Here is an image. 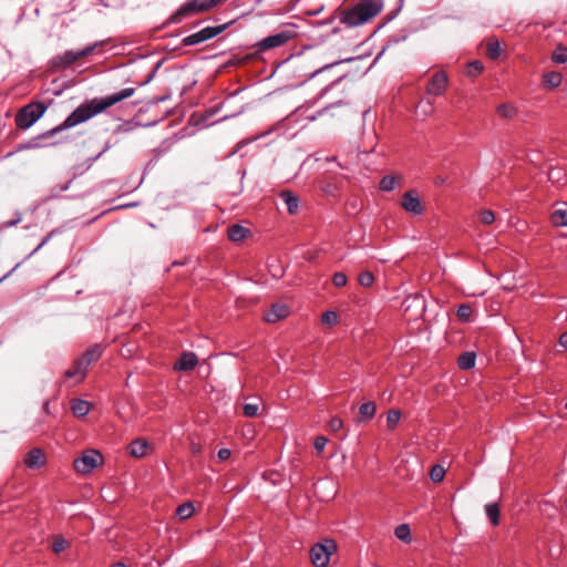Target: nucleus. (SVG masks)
Here are the masks:
<instances>
[{
    "label": "nucleus",
    "instance_id": "de8ad7c7",
    "mask_svg": "<svg viewBox=\"0 0 567 567\" xmlns=\"http://www.w3.org/2000/svg\"><path fill=\"white\" fill-rule=\"evenodd\" d=\"M231 455V452L229 449H220L217 453L218 460L224 462L227 461Z\"/></svg>",
    "mask_w": 567,
    "mask_h": 567
},
{
    "label": "nucleus",
    "instance_id": "a18cd8bd",
    "mask_svg": "<svg viewBox=\"0 0 567 567\" xmlns=\"http://www.w3.org/2000/svg\"><path fill=\"white\" fill-rule=\"evenodd\" d=\"M38 144L37 143H32V142H28V143H21L19 144L16 150L13 152H10L7 156H11L13 155L14 153L17 152H21L23 150H29V148H33V147H37Z\"/></svg>",
    "mask_w": 567,
    "mask_h": 567
},
{
    "label": "nucleus",
    "instance_id": "603ef678",
    "mask_svg": "<svg viewBox=\"0 0 567 567\" xmlns=\"http://www.w3.org/2000/svg\"><path fill=\"white\" fill-rule=\"evenodd\" d=\"M19 220H20V219H16V220L7 221V223H6V226H7V227L14 226V225H17V224L19 223Z\"/></svg>",
    "mask_w": 567,
    "mask_h": 567
},
{
    "label": "nucleus",
    "instance_id": "e433bc0d",
    "mask_svg": "<svg viewBox=\"0 0 567 567\" xmlns=\"http://www.w3.org/2000/svg\"><path fill=\"white\" fill-rule=\"evenodd\" d=\"M483 70H484V66H483L482 62H480V61H472L467 65L466 74L468 76L475 78L478 74H481L483 72Z\"/></svg>",
    "mask_w": 567,
    "mask_h": 567
},
{
    "label": "nucleus",
    "instance_id": "412c9836",
    "mask_svg": "<svg viewBox=\"0 0 567 567\" xmlns=\"http://www.w3.org/2000/svg\"><path fill=\"white\" fill-rule=\"evenodd\" d=\"M377 411L375 403L372 401L364 402L359 408V421L367 422L374 417Z\"/></svg>",
    "mask_w": 567,
    "mask_h": 567
},
{
    "label": "nucleus",
    "instance_id": "7c9ffc66",
    "mask_svg": "<svg viewBox=\"0 0 567 567\" xmlns=\"http://www.w3.org/2000/svg\"><path fill=\"white\" fill-rule=\"evenodd\" d=\"M472 313V307L468 303H462L457 309L456 316L460 321L468 322L471 320Z\"/></svg>",
    "mask_w": 567,
    "mask_h": 567
},
{
    "label": "nucleus",
    "instance_id": "6ab92c4d",
    "mask_svg": "<svg viewBox=\"0 0 567 567\" xmlns=\"http://www.w3.org/2000/svg\"><path fill=\"white\" fill-rule=\"evenodd\" d=\"M248 234L249 229L238 224L231 225L227 229L228 238L235 243L243 241Z\"/></svg>",
    "mask_w": 567,
    "mask_h": 567
},
{
    "label": "nucleus",
    "instance_id": "dca6fc26",
    "mask_svg": "<svg viewBox=\"0 0 567 567\" xmlns=\"http://www.w3.org/2000/svg\"><path fill=\"white\" fill-rule=\"evenodd\" d=\"M279 197L285 203L287 210L290 215H295L299 210V198L290 190H282Z\"/></svg>",
    "mask_w": 567,
    "mask_h": 567
},
{
    "label": "nucleus",
    "instance_id": "a211bd4d",
    "mask_svg": "<svg viewBox=\"0 0 567 567\" xmlns=\"http://www.w3.org/2000/svg\"><path fill=\"white\" fill-rule=\"evenodd\" d=\"M102 347L100 344H94L91 348H89L79 360L84 361V365L86 368L90 367L91 363L97 361L102 355Z\"/></svg>",
    "mask_w": 567,
    "mask_h": 567
},
{
    "label": "nucleus",
    "instance_id": "7ed1b4c3",
    "mask_svg": "<svg viewBox=\"0 0 567 567\" xmlns=\"http://www.w3.org/2000/svg\"><path fill=\"white\" fill-rule=\"evenodd\" d=\"M225 0H188L178 10L173 13L168 20L169 23H179L184 19L197 13L207 12L210 9L223 3Z\"/></svg>",
    "mask_w": 567,
    "mask_h": 567
},
{
    "label": "nucleus",
    "instance_id": "f8f14e48",
    "mask_svg": "<svg viewBox=\"0 0 567 567\" xmlns=\"http://www.w3.org/2000/svg\"><path fill=\"white\" fill-rule=\"evenodd\" d=\"M198 364V358L194 352H183L174 364L175 371H190Z\"/></svg>",
    "mask_w": 567,
    "mask_h": 567
},
{
    "label": "nucleus",
    "instance_id": "f03ea898",
    "mask_svg": "<svg viewBox=\"0 0 567 567\" xmlns=\"http://www.w3.org/2000/svg\"><path fill=\"white\" fill-rule=\"evenodd\" d=\"M383 0H359L339 12V21L347 28L363 25L379 16L383 9Z\"/></svg>",
    "mask_w": 567,
    "mask_h": 567
},
{
    "label": "nucleus",
    "instance_id": "6e6552de",
    "mask_svg": "<svg viewBox=\"0 0 567 567\" xmlns=\"http://www.w3.org/2000/svg\"><path fill=\"white\" fill-rule=\"evenodd\" d=\"M227 27H228V23H224V24L215 25V27H206V28L199 30L198 32H195L193 34L185 37L182 40V45L190 47V45H197L199 43H203L207 40H210V39L217 37L221 32H224L227 29Z\"/></svg>",
    "mask_w": 567,
    "mask_h": 567
},
{
    "label": "nucleus",
    "instance_id": "37998d69",
    "mask_svg": "<svg viewBox=\"0 0 567 567\" xmlns=\"http://www.w3.org/2000/svg\"><path fill=\"white\" fill-rule=\"evenodd\" d=\"M328 443V439L324 436H317L313 442V447L317 452L321 453Z\"/></svg>",
    "mask_w": 567,
    "mask_h": 567
},
{
    "label": "nucleus",
    "instance_id": "c9c22d12",
    "mask_svg": "<svg viewBox=\"0 0 567 567\" xmlns=\"http://www.w3.org/2000/svg\"><path fill=\"white\" fill-rule=\"evenodd\" d=\"M551 60L555 63H566L567 62V48L563 45H558L551 54Z\"/></svg>",
    "mask_w": 567,
    "mask_h": 567
},
{
    "label": "nucleus",
    "instance_id": "bb28decb",
    "mask_svg": "<svg viewBox=\"0 0 567 567\" xmlns=\"http://www.w3.org/2000/svg\"><path fill=\"white\" fill-rule=\"evenodd\" d=\"M501 53L502 50L499 42L495 39H488L486 42V55L491 60H496L499 58Z\"/></svg>",
    "mask_w": 567,
    "mask_h": 567
},
{
    "label": "nucleus",
    "instance_id": "20e7f679",
    "mask_svg": "<svg viewBox=\"0 0 567 567\" xmlns=\"http://www.w3.org/2000/svg\"><path fill=\"white\" fill-rule=\"evenodd\" d=\"M48 105L43 102H30L21 107L16 114V125L20 130L31 127L47 111Z\"/></svg>",
    "mask_w": 567,
    "mask_h": 567
},
{
    "label": "nucleus",
    "instance_id": "58836bf2",
    "mask_svg": "<svg viewBox=\"0 0 567 567\" xmlns=\"http://www.w3.org/2000/svg\"><path fill=\"white\" fill-rule=\"evenodd\" d=\"M338 321V316L334 311H326L321 316V322L326 326H333Z\"/></svg>",
    "mask_w": 567,
    "mask_h": 567
},
{
    "label": "nucleus",
    "instance_id": "72a5a7b5",
    "mask_svg": "<svg viewBox=\"0 0 567 567\" xmlns=\"http://www.w3.org/2000/svg\"><path fill=\"white\" fill-rule=\"evenodd\" d=\"M401 419V412L399 410H390L386 415V426L389 430L395 429Z\"/></svg>",
    "mask_w": 567,
    "mask_h": 567
},
{
    "label": "nucleus",
    "instance_id": "cd10ccee",
    "mask_svg": "<svg viewBox=\"0 0 567 567\" xmlns=\"http://www.w3.org/2000/svg\"><path fill=\"white\" fill-rule=\"evenodd\" d=\"M485 513L494 526L499 524V507L496 503L485 505Z\"/></svg>",
    "mask_w": 567,
    "mask_h": 567
},
{
    "label": "nucleus",
    "instance_id": "09e8293b",
    "mask_svg": "<svg viewBox=\"0 0 567 567\" xmlns=\"http://www.w3.org/2000/svg\"><path fill=\"white\" fill-rule=\"evenodd\" d=\"M56 233V230H52L51 233H49L43 239L42 241L37 246V248L33 250V252L38 251L39 249H41L52 237L53 235Z\"/></svg>",
    "mask_w": 567,
    "mask_h": 567
},
{
    "label": "nucleus",
    "instance_id": "79ce46f5",
    "mask_svg": "<svg viewBox=\"0 0 567 567\" xmlns=\"http://www.w3.org/2000/svg\"><path fill=\"white\" fill-rule=\"evenodd\" d=\"M332 282L336 287H344L348 282L347 275L344 272H336L332 277Z\"/></svg>",
    "mask_w": 567,
    "mask_h": 567
},
{
    "label": "nucleus",
    "instance_id": "4be33fe9",
    "mask_svg": "<svg viewBox=\"0 0 567 567\" xmlns=\"http://www.w3.org/2000/svg\"><path fill=\"white\" fill-rule=\"evenodd\" d=\"M563 75L559 72L550 71L543 75V83L547 89H556L561 84Z\"/></svg>",
    "mask_w": 567,
    "mask_h": 567
},
{
    "label": "nucleus",
    "instance_id": "473e14b6",
    "mask_svg": "<svg viewBox=\"0 0 567 567\" xmlns=\"http://www.w3.org/2000/svg\"><path fill=\"white\" fill-rule=\"evenodd\" d=\"M445 476V468L442 466V465H433L430 470V478L434 482V483H440L443 481Z\"/></svg>",
    "mask_w": 567,
    "mask_h": 567
},
{
    "label": "nucleus",
    "instance_id": "f257e3e1",
    "mask_svg": "<svg viewBox=\"0 0 567 567\" xmlns=\"http://www.w3.org/2000/svg\"><path fill=\"white\" fill-rule=\"evenodd\" d=\"M134 93V87H125L104 97H94L80 104L61 124L50 130L45 135H54L58 132L76 126L131 97Z\"/></svg>",
    "mask_w": 567,
    "mask_h": 567
},
{
    "label": "nucleus",
    "instance_id": "ddd939ff",
    "mask_svg": "<svg viewBox=\"0 0 567 567\" xmlns=\"http://www.w3.org/2000/svg\"><path fill=\"white\" fill-rule=\"evenodd\" d=\"M87 368L83 360L76 359L71 368L64 372L65 379H73L74 383H80L86 377Z\"/></svg>",
    "mask_w": 567,
    "mask_h": 567
},
{
    "label": "nucleus",
    "instance_id": "a19ab883",
    "mask_svg": "<svg viewBox=\"0 0 567 567\" xmlns=\"http://www.w3.org/2000/svg\"><path fill=\"white\" fill-rule=\"evenodd\" d=\"M480 220L484 225H491L495 220V215L492 210L485 209L480 213Z\"/></svg>",
    "mask_w": 567,
    "mask_h": 567
},
{
    "label": "nucleus",
    "instance_id": "b1692460",
    "mask_svg": "<svg viewBox=\"0 0 567 567\" xmlns=\"http://www.w3.org/2000/svg\"><path fill=\"white\" fill-rule=\"evenodd\" d=\"M476 360V354L474 352L467 351L463 352L457 359V365L461 370H470L474 368Z\"/></svg>",
    "mask_w": 567,
    "mask_h": 567
},
{
    "label": "nucleus",
    "instance_id": "a878e982",
    "mask_svg": "<svg viewBox=\"0 0 567 567\" xmlns=\"http://www.w3.org/2000/svg\"><path fill=\"white\" fill-rule=\"evenodd\" d=\"M401 182V176L386 175L380 181V189L383 192L393 190Z\"/></svg>",
    "mask_w": 567,
    "mask_h": 567
},
{
    "label": "nucleus",
    "instance_id": "ea45409f",
    "mask_svg": "<svg viewBox=\"0 0 567 567\" xmlns=\"http://www.w3.org/2000/svg\"><path fill=\"white\" fill-rule=\"evenodd\" d=\"M258 410H259V406L258 404L256 403H246L244 406H243V413L245 416L247 417H254L257 415L258 413Z\"/></svg>",
    "mask_w": 567,
    "mask_h": 567
},
{
    "label": "nucleus",
    "instance_id": "f704fd0d",
    "mask_svg": "<svg viewBox=\"0 0 567 567\" xmlns=\"http://www.w3.org/2000/svg\"><path fill=\"white\" fill-rule=\"evenodd\" d=\"M358 282L360 284V286L369 288L374 282V276L369 270L361 271L358 276Z\"/></svg>",
    "mask_w": 567,
    "mask_h": 567
},
{
    "label": "nucleus",
    "instance_id": "c756f323",
    "mask_svg": "<svg viewBox=\"0 0 567 567\" xmlns=\"http://www.w3.org/2000/svg\"><path fill=\"white\" fill-rule=\"evenodd\" d=\"M394 535L405 543L411 540V529L408 524H401L395 527Z\"/></svg>",
    "mask_w": 567,
    "mask_h": 567
},
{
    "label": "nucleus",
    "instance_id": "423d86ee",
    "mask_svg": "<svg viewBox=\"0 0 567 567\" xmlns=\"http://www.w3.org/2000/svg\"><path fill=\"white\" fill-rule=\"evenodd\" d=\"M103 462L104 457L97 450L89 449L73 461V467L76 473L90 474Z\"/></svg>",
    "mask_w": 567,
    "mask_h": 567
},
{
    "label": "nucleus",
    "instance_id": "39448f33",
    "mask_svg": "<svg viewBox=\"0 0 567 567\" xmlns=\"http://www.w3.org/2000/svg\"><path fill=\"white\" fill-rule=\"evenodd\" d=\"M337 543L331 538L315 544L309 553L313 567H328L331 556L337 553Z\"/></svg>",
    "mask_w": 567,
    "mask_h": 567
},
{
    "label": "nucleus",
    "instance_id": "2f4dec72",
    "mask_svg": "<svg viewBox=\"0 0 567 567\" xmlns=\"http://www.w3.org/2000/svg\"><path fill=\"white\" fill-rule=\"evenodd\" d=\"M496 112L499 116L505 117V118H512L513 116L516 115L515 106H513L512 104H507V103L498 105L496 109Z\"/></svg>",
    "mask_w": 567,
    "mask_h": 567
},
{
    "label": "nucleus",
    "instance_id": "393cba45",
    "mask_svg": "<svg viewBox=\"0 0 567 567\" xmlns=\"http://www.w3.org/2000/svg\"><path fill=\"white\" fill-rule=\"evenodd\" d=\"M71 545L70 540H68L62 535H54L51 542V549L55 555H60Z\"/></svg>",
    "mask_w": 567,
    "mask_h": 567
},
{
    "label": "nucleus",
    "instance_id": "4c0bfd02",
    "mask_svg": "<svg viewBox=\"0 0 567 567\" xmlns=\"http://www.w3.org/2000/svg\"><path fill=\"white\" fill-rule=\"evenodd\" d=\"M416 110L421 111L424 116H429L434 112L433 103L431 101H421Z\"/></svg>",
    "mask_w": 567,
    "mask_h": 567
},
{
    "label": "nucleus",
    "instance_id": "c85d7f7f",
    "mask_svg": "<svg viewBox=\"0 0 567 567\" xmlns=\"http://www.w3.org/2000/svg\"><path fill=\"white\" fill-rule=\"evenodd\" d=\"M194 512L195 508L190 502L183 503L176 508V515L179 517V519H187L192 517Z\"/></svg>",
    "mask_w": 567,
    "mask_h": 567
},
{
    "label": "nucleus",
    "instance_id": "9d476101",
    "mask_svg": "<svg viewBox=\"0 0 567 567\" xmlns=\"http://www.w3.org/2000/svg\"><path fill=\"white\" fill-rule=\"evenodd\" d=\"M447 84V74L444 71H437L429 80L426 85V93L433 96H441L445 93Z\"/></svg>",
    "mask_w": 567,
    "mask_h": 567
},
{
    "label": "nucleus",
    "instance_id": "0eeeda50",
    "mask_svg": "<svg viewBox=\"0 0 567 567\" xmlns=\"http://www.w3.org/2000/svg\"><path fill=\"white\" fill-rule=\"evenodd\" d=\"M96 47H97V43H94V44L87 45L84 49L79 50V51L68 50V51L63 52L62 54L55 55L52 59V65L55 68H59V69H64V68L71 66L73 63H75L80 59L92 54L94 52V50L96 49Z\"/></svg>",
    "mask_w": 567,
    "mask_h": 567
},
{
    "label": "nucleus",
    "instance_id": "f3484780",
    "mask_svg": "<svg viewBox=\"0 0 567 567\" xmlns=\"http://www.w3.org/2000/svg\"><path fill=\"white\" fill-rule=\"evenodd\" d=\"M128 450H130V454L132 456L143 457V456L147 455V453L151 450V446L147 443V441H145L143 439H136L130 444Z\"/></svg>",
    "mask_w": 567,
    "mask_h": 567
},
{
    "label": "nucleus",
    "instance_id": "aec40b11",
    "mask_svg": "<svg viewBox=\"0 0 567 567\" xmlns=\"http://www.w3.org/2000/svg\"><path fill=\"white\" fill-rule=\"evenodd\" d=\"M550 221L555 227H567V204L551 213Z\"/></svg>",
    "mask_w": 567,
    "mask_h": 567
},
{
    "label": "nucleus",
    "instance_id": "2eb2a0df",
    "mask_svg": "<svg viewBox=\"0 0 567 567\" xmlns=\"http://www.w3.org/2000/svg\"><path fill=\"white\" fill-rule=\"evenodd\" d=\"M45 463L42 450L34 447L24 457V464L30 468H39Z\"/></svg>",
    "mask_w": 567,
    "mask_h": 567
},
{
    "label": "nucleus",
    "instance_id": "864d4df0",
    "mask_svg": "<svg viewBox=\"0 0 567 567\" xmlns=\"http://www.w3.org/2000/svg\"><path fill=\"white\" fill-rule=\"evenodd\" d=\"M111 567H126V566L123 561H116V563L112 564Z\"/></svg>",
    "mask_w": 567,
    "mask_h": 567
},
{
    "label": "nucleus",
    "instance_id": "c03bdc74",
    "mask_svg": "<svg viewBox=\"0 0 567 567\" xmlns=\"http://www.w3.org/2000/svg\"><path fill=\"white\" fill-rule=\"evenodd\" d=\"M343 421L340 417H332L329 421V429L333 432H338L342 429Z\"/></svg>",
    "mask_w": 567,
    "mask_h": 567
},
{
    "label": "nucleus",
    "instance_id": "3c124183",
    "mask_svg": "<svg viewBox=\"0 0 567 567\" xmlns=\"http://www.w3.org/2000/svg\"><path fill=\"white\" fill-rule=\"evenodd\" d=\"M341 104H342V102H341V101H338L337 103L330 104L329 106H327V107L322 109V110L319 112V114H323V113H324L326 111H328L329 109L334 107V106H340Z\"/></svg>",
    "mask_w": 567,
    "mask_h": 567
},
{
    "label": "nucleus",
    "instance_id": "4468645a",
    "mask_svg": "<svg viewBox=\"0 0 567 567\" xmlns=\"http://www.w3.org/2000/svg\"><path fill=\"white\" fill-rule=\"evenodd\" d=\"M288 315H289V308L286 305L275 303V305H272L270 310H268L265 313L264 319L269 323H275V322L286 318Z\"/></svg>",
    "mask_w": 567,
    "mask_h": 567
},
{
    "label": "nucleus",
    "instance_id": "49530a36",
    "mask_svg": "<svg viewBox=\"0 0 567 567\" xmlns=\"http://www.w3.org/2000/svg\"><path fill=\"white\" fill-rule=\"evenodd\" d=\"M132 130H133V125L130 122H127L125 124L117 125L116 128L114 130V133L115 134L127 133Z\"/></svg>",
    "mask_w": 567,
    "mask_h": 567
},
{
    "label": "nucleus",
    "instance_id": "9b49d317",
    "mask_svg": "<svg viewBox=\"0 0 567 567\" xmlns=\"http://www.w3.org/2000/svg\"><path fill=\"white\" fill-rule=\"evenodd\" d=\"M401 206L412 215H421L424 212V207L415 190H409L403 194Z\"/></svg>",
    "mask_w": 567,
    "mask_h": 567
},
{
    "label": "nucleus",
    "instance_id": "5701e85b",
    "mask_svg": "<svg viewBox=\"0 0 567 567\" xmlns=\"http://www.w3.org/2000/svg\"><path fill=\"white\" fill-rule=\"evenodd\" d=\"M91 410V404L82 399L71 401V411L75 416H85Z\"/></svg>",
    "mask_w": 567,
    "mask_h": 567
},
{
    "label": "nucleus",
    "instance_id": "1a4fd4ad",
    "mask_svg": "<svg viewBox=\"0 0 567 567\" xmlns=\"http://www.w3.org/2000/svg\"><path fill=\"white\" fill-rule=\"evenodd\" d=\"M296 33L293 30H282L257 42L254 48H256V52H265L275 48L282 47L291 39H293Z\"/></svg>",
    "mask_w": 567,
    "mask_h": 567
},
{
    "label": "nucleus",
    "instance_id": "8fccbe9b",
    "mask_svg": "<svg viewBox=\"0 0 567 567\" xmlns=\"http://www.w3.org/2000/svg\"><path fill=\"white\" fill-rule=\"evenodd\" d=\"M559 344L567 350V331L559 337Z\"/></svg>",
    "mask_w": 567,
    "mask_h": 567
}]
</instances>
